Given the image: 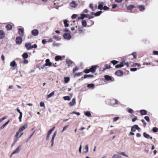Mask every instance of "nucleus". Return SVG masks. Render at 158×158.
<instances>
[{"label":"nucleus","instance_id":"obj_6","mask_svg":"<svg viewBox=\"0 0 158 158\" xmlns=\"http://www.w3.org/2000/svg\"><path fill=\"white\" fill-rule=\"evenodd\" d=\"M57 134V132L55 131L53 134V135H52V139L51 140V147H52L54 144V139L55 137L56 136V135Z\"/></svg>","mask_w":158,"mask_h":158},{"label":"nucleus","instance_id":"obj_40","mask_svg":"<svg viewBox=\"0 0 158 158\" xmlns=\"http://www.w3.org/2000/svg\"><path fill=\"white\" fill-rule=\"evenodd\" d=\"M103 5L102 4H99L98 6V9L102 10L103 8Z\"/></svg>","mask_w":158,"mask_h":158},{"label":"nucleus","instance_id":"obj_8","mask_svg":"<svg viewBox=\"0 0 158 158\" xmlns=\"http://www.w3.org/2000/svg\"><path fill=\"white\" fill-rule=\"evenodd\" d=\"M31 44L30 43H27L25 44V47L27 50H29L31 49Z\"/></svg>","mask_w":158,"mask_h":158},{"label":"nucleus","instance_id":"obj_35","mask_svg":"<svg viewBox=\"0 0 158 158\" xmlns=\"http://www.w3.org/2000/svg\"><path fill=\"white\" fill-rule=\"evenodd\" d=\"M93 77V76L92 75H86L85 74L84 76V78H86L87 77H91L92 78Z\"/></svg>","mask_w":158,"mask_h":158},{"label":"nucleus","instance_id":"obj_27","mask_svg":"<svg viewBox=\"0 0 158 158\" xmlns=\"http://www.w3.org/2000/svg\"><path fill=\"white\" fill-rule=\"evenodd\" d=\"M23 57L24 59L27 58L28 57V55L26 52L24 53L22 56Z\"/></svg>","mask_w":158,"mask_h":158},{"label":"nucleus","instance_id":"obj_3","mask_svg":"<svg viewBox=\"0 0 158 158\" xmlns=\"http://www.w3.org/2000/svg\"><path fill=\"white\" fill-rule=\"evenodd\" d=\"M22 39L20 37H17L16 38V42L18 44H20L22 43Z\"/></svg>","mask_w":158,"mask_h":158},{"label":"nucleus","instance_id":"obj_5","mask_svg":"<svg viewBox=\"0 0 158 158\" xmlns=\"http://www.w3.org/2000/svg\"><path fill=\"white\" fill-rule=\"evenodd\" d=\"M63 37L65 39L69 40L71 38V36L69 33H65L63 35Z\"/></svg>","mask_w":158,"mask_h":158},{"label":"nucleus","instance_id":"obj_15","mask_svg":"<svg viewBox=\"0 0 158 158\" xmlns=\"http://www.w3.org/2000/svg\"><path fill=\"white\" fill-rule=\"evenodd\" d=\"M83 17H84V19L85 18H88L89 19H92L94 18L93 16H90L89 15H85L84 14H82Z\"/></svg>","mask_w":158,"mask_h":158},{"label":"nucleus","instance_id":"obj_11","mask_svg":"<svg viewBox=\"0 0 158 158\" xmlns=\"http://www.w3.org/2000/svg\"><path fill=\"white\" fill-rule=\"evenodd\" d=\"M77 4L75 1H72L70 3V6L72 8H76L77 6Z\"/></svg>","mask_w":158,"mask_h":158},{"label":"nucleus","instance_id":"obj_44","mask_svg":"<svg viewBox=\"0 0 158 158\" xmlns=\"http://www.w3.org/2000/svg\"><path fill=\"white\" fill-rule=\"evenodd\" d=\"M35 132V131H34L32 133L31 135H30V136L28 138V139L27 140V142H28L29 141L31 137L34 134V133Z\"/></svg>","mask_w":158,"mask_h":158},{"label":"nucleus","instance_id":"obj_41","mask_svg":"<svg viewBox=\"0 0 158 158\" xmlns=\"http://www.w3.org/2000/svg\"><path fill=\"white\" fill-rule=\"evenodd\" d=\"M119 154L123 155L124 156L128 157V156L126 154L125 152H121L119 153H118Z\"/></svg>","mask_w":158,"mask_h":158},{"label":"nucleus","instance_id":"obj_34","mask_svg":"<svg viewBox=\"0 0 158 158\" xmlns=\"http://www.w3.org/2000/svg\"><path fill=\"white\" fill-rule=\"evenodd\" d=\"M9 120L6 122L4 124L2 125L1 127V129H3L7 125L9 122Z\"/></svg>","mask_w":158,"mask_h":158},{"label":"nucleus","instance_id":"obj_43","mask_svg":"<svg viewBox=\"0 0 158 158\" xmlns=\"http://www.w3.org/2000/svg\"><path fill=\"white\" fill-rule=\"evenodd\" d=\"M67 22L68 21L66 20H65L64 21V23L65 27H68L69 26V24Z\"/></svg>","mask_w":158,"mask_h":158},{"label":"nucleus","instance_id":"obj_42","mask_svg":"<svg viewBox=\"0 0 158 158\" xmlns=\"http://www.w3.org/2000/svg\"><path fill=\"white\" fill-rule=\"evenodd\" d=\"M102 13L101 11H99L97 13L94 14V15L95 16H98L100 15Z\"/></svg>","mask_w":158,"mask_h":158},{"label":"nucleus","instance_id":"obj_18","mask_svg":"<svg viewBox=\"0 0 158 158\" xmlns=\"http://www.w3.org/2000/svg\"><path fill=\"white\" fill-rule=\"evenodd\" d=\"M140 112L142 115H146L147 114V111L144 110H141L140 111Z\"/></svg>","mask_w":158,"mask_h":158},{"label":"nucleus","instance_id":"obj_64","mask_svg":"<svg viewBox=\"0 0 158 158\" xmlns=\"http://www.w3.org/2000/svg\"><path fill=\"white\" fill-rule=\"evenodd\" d=\"M109 8L106 6H105L103 7V9L104 10H106L109 9Z\"/></svg>","mask_w":158,"mask_h":158},{"label":"nucleus","instance_id":"obj_37","mask_svg":"<svg viewBox=\"0 0 158 158\" xmlns=\"http://www.w3.org/2000/svg\"><path fill=\"white\" fill-rule=\"evenodd\" d=\"M127 111L130 113H132L133 112V110L131 108H127Z\"/></svg>","mask_w":158,"mask_h":158},{"label":"nucleus","instance_id":"obj_45","mask_svg":"<svg viewBox=\"0 0 158 158\" xmlns=\"http://www.w3.org/2000/svg\"><path fill=\"white\" fill-rule=\"evenodd\" d=\"M68 127H69V125H68L64 126L63 127L62 130L61 131V132L62 133V132H64L68 128Z\"/></svg>","mask_w":158,"mask_h":158},{"label":"nucleus","instance_id":"obj_14","mask_svg":"<svg viewBox=\"0 0 158 158\" xmlns=\"http://www.w3.org/2000/svg\"><path fill=\"white\" fill-rule=\"evenodd\" d=\"M31 33L33 35L35 36L38 35V31L36 29H34L32 31Z\"/></svg>","mask_w":158,"mask_h":158},{"label":"nucleus","instance_id":"obj_33","mask_svg":"<svg viewBox=\"0 0 158 158\" xmlns=\"http://www.w3.org/2000/svg\"><path fill=\"white\" fill-rule=\"evenodd\" d=\"M105 79L107 81L110 80L111 79V77L108 75H105Z\"/></svg>","mask_w":158,"mask_h":158},{"label":"nucleus","instance_id":"obj_1","mask_svg":"<svg viewBox=\"0 0 158 158\" xmlns=\"http://www.w3.org/2000/svg\"><path fill=\"white\" fill-rule=\"evenodd\" d=\"M140 128L137 125H135L131 127V131L132 132H135L136 130L139 131Z\"/></svg>","mask_w":158,"mask_h":158},{"label":"nucleus","instance_id":"obj_51","mask_svg":"<svg viewBox=\"0 0 158 158\" xmlns=\"http://www.w3.org/2000/svg\"><path fill=\"white\" fill-rule=\"evenodd\" d=\"M111 62L114 65L118 63V61L115 60H113L111 61Z\"/></svg>","mask_w":158,"mask_h":158},{"label":"nucleus","instance_id":"obj_53","mask_svg":"<svg viewBox=\"0 0 158 158\" xmlns=\"http://www.w3.org/2000/svg\"><path fill=\"white\" fill-rule=\"evenodd\" d=\"M22 115H23L22 113V114L20 113V115H19V121L20 122H21L22 121Z\"/></svg>","mask_w":158,"mask_h":158},{"label":"nucleus","instance_id":"obj_13","mask_svg":"<svg viewBox=\"0 0 158 158\" xmlns=\"http://www.w3.org/2000/svg\"><path fill=\"white\" fill-rule=\"evenodd\" d=\"M46 63L45 65L46 66H51L52 64L50 62V60L49 59H47L45 61Z\"/></svg>","mask_w":158,"mask_h":158},{"label":"nucleus","instance_id":"obj_46","mask_svg":"<svg viewBox=\"0 0 158 158\" xmlns=\"http://www.w3.org/2000/svg\"><path fill=\"white\" fill-rule=\"evenodd\" d=\"M53 38L54 39L56 40H59L60 39V38L58 36L56 35L53 36Z\"/></svg>","mask_w":158,"mask_h":158},{"label":"nucleus","instance_id":"obj_47","mask_svg":"<svg viewBox=\"0 0 158 158\" xmlns=\"http://www.w3.org/2000/svg\"><path fill=\"white\" fill-rule=\"evenodd\" d=\"M20 132L19 131H18L17 132H16V133L15 135V138H18V137H19V133Z\"/></svg>","mask_w":158,"mask_h":158},{"label":"nucleus","instance_id":"obj_62","mask_svg":"<svg viewBox=\"0 0 158 158\" xmlns=\"http://www.w3.org/2000/svg\"><path fill=\"white\" fill-rule=\"evenodd\" d=\"M78 69V68L77 67H76L75 68H74L73 69V73L75 72Z\"/></svg>","mask_w":158,"mask_h":158},{"label":"nucleus","instance_id":"obj_9","mask_svg":"<svg viewBox=\"0 0 158 158\" xmlns=\"http://www.w3.org/2000/svg\"><path fill=\"white\" fill-rule=\"evenodd\" d=\"M76 103V99L75 98H73L71 102L69 103V105L71 106H74Z\"/></svg>","mask_w":158,"mask_h":158},{"label":"nucleus","instance_id":"obj_30","mask_svg":"<svg viewBox=\"0 0 158 158\" xmlns=\"http://www.w3.org/2000/svg\"><path fill=\"white\" fill-rule=\"evenodd\" d=\"M16 65L15 61V60L12 61L10 63V66L11 67H14Z\"/></svg>","mask_w":158,"mask_h":158},{"label":"nucleus","instance_id":"obj_57","mask_svg":"<svg viewBox=\"0 0 158 158\" xmlns=\"http://www.w3.org/2000/svg\"><path fill=\"white\" fill-rule=\"evenodd\" d=\"M82 73H75V76H79L82 75Z\"/></svg>","mask_w":158,"mask_h":158},{"label":"nucleus","instance_id":"obj_56","mask_svg":"<svg viewBox=\"0 0 158 158\" xmlns=\"http://www.w3.org/2000/svg\"><path fill=\"white\" fill-rule=\"evenodd\" d=\"M18 138H15L14 137V142L13 143V144H12L13 145H14V144H15L16 143V142L18 140Z\"/></svg>","mask_w":158,"mask_h":158},{"label":"nucleus","instance_id":"obj_23","mask_svg":"<svg viewBox=\"0 0 158 158\" xmlns=\"http://www.w3.org/2000/svg\"><path fill=\"white\" fill-rule=\"evenodd\" d=\"M123 64L122 62H121L120 64L116 65L115 66L116 68H121L123 67Z\"/></svg>","mask_w":158,"mask_h":158},{"label":"nucleus","instance_id":"obj_22","mask_svg":"<svg viewBox=\"0 0 158 158\" xmlns=\"http://www.w3.org/2000/svg\"><path fill=\"white\" fill-rule=\"evenodd\" d=\"M87 86L89 88L94 89V85L93 84H88Z\"/></svg>","mask_w":158,"mask_h":158},{"label":"nucleus","instance_id":"obj_61","mask_svg":"<svg viewBox=\"0 0 158 158\" xmlns=\"http://www.w3.org/2000/svg\"><path fill=\"white\" fill-rule=\"evenodd\" d=\"M130 70L131 71H135L137 70V69L136 68H132L130 69Z\"/></svg>","mask_w":158,"mask_h":158},{"label":"nucleus","instance_id":"obj_2","mask_svg":"<svg viewBox=\"0 0 158 158\" xmlns=\"http://www.w3.org/2000/svg\"><path fill=\"white\" fill-rule=\"evenodd\" d=\"M98 67V66L97 65L92 66V67L89 69L90 71L92 73H94L96 71L97 68Z\"/></svg>","mask_w":158,"mask_h":158},{"label":"nucleus","instance_id":"obj_60","mask_svg":"<svg viewBox=\"0 0 158 158\" xmlns=\"http://www.w3.org/2000/svg\"><path fill=\"white\" fill-rule=\"evenodd\" d=\"M90 71V69H85V70L84 72L85 73H89Z\"/></svg>","mask_w":158,"mask_h":158},{"label":"nucleus","instance_id":"obj_29","mask_svg":"<svg viewBox=\"0 0 158 158\" xmlns=\"http://www.w3.org/2000/svg\"><path fill=\"white\" fill-rule=\"evenodd\" d=\"M85 152L84 153H87L89 151V146L88 144L86 145L85 147Z\"/></svg>","mask_w":158,"mask_h":158},{"label":"nucleus","instance_id":"obj_31","mask_svg":"<svg viewBox=\"0 0 158 158\" xmlns=\"http://www.w3.org/2000/svg\"><path fill=\"white\" fill-rule=\"evenodd\" d=\"M138 8L141 11H142L144 10V8L143 5H140L138 7Z\"/></svg>","mask_w":158,"mask_h":158},{"label":"nucleus","instance_id":"obj_39","mask_svg":"<svg viewBox=\"0 0 158 158\" xmlns=\"http://www.w3.org/2000/svg\"><path fill=\"white\" fill-rule=\"evenodd\" d=\"M70 78L69 77H65L64 78V82L67 83L69 81Z\"/></svg>","mask_w":158,"mask_h":158},{"label":"nucleus","instance_id":"obj_55","mask_svg":"<svg viewBox=\"0 0 158 158\" xmlns=\"http://www.w3.org/2000/svg\"><path fill=\"white\" fill-rule=\"evenodd\" d=\"M55 60L56 61H57L61 59V57L60 56H56L55 57Z\"/></svg>","mask_w":158,"mask_h":158},{"label":"nucleus","instance_id":"obj_49","mask_svg":"<svg viewBox=\"0 0 158 158\" xmlns=\"http://www.w3.org/2000/svg\"><path fill=\"white\" fill-rule=\"evenodd\" d=\"M40 107H44L45 106L44 102L41 101L40 103Z\"/></svg>","mask_w":158,"mask_h":158},{"label":"nucleus","instance_id":"obj_58","mask_svg":"<svg viewBox=\"0 0 158 158\" xmlns=\"http://www.w3.org/2000/svg\"><path fill=\"white\" fill-rule=\"evenodd\" d=\"M144 119L147 121H149L150 119L149 117L148 116H145L144 117Z\"/></svg>","mask_w":158,"mask_h":158},{"label":"nucleus","instance_id":"obj_24","mask_svg":"<svg viewBox=\"0 0 158 158\" xmlns=\"http://www.w3.org/2000/svg\"><path fill=\"white\" fill-rule=\"evenodd\" d=\"M127 9L128 10H131L133 9L134 8V6L133 5H131L130 6H127Z\"/></svg>","mask_w":158,"mask_h":158},{"label":"nucleus","instance_id":"obj_4","mask_svg":"<svg viewBox=\"0 0 158 158\" xmlns=\"http://www.w3.org/2000/svg\"><path fill=\"white\" fill-rule=\"evenodd\" d=\"M22 146L21 145H19L17 148L11 154V156L14 154H16L19 153L21 149Z\"/></svg>","mask_w":158,"mask_h":158},{"label":"nucleus","instance_id":"obj_7","mask_svg":"<svg viewBox=\"0 0 158 158\" xmlns=\"http://www.w3.org/2000/svg\"><path fill=\"white\" fill-rule=\"evenodd\" d=\"M28 125L27 124H25L23 126H21L19 130H18L19 131L21 132L23 131L24 129L27 128Z\"/></svg>","mask_w":158,"mask_h":158},{"label":"nucleus","instance_id":"obj_48","mask_svg":"<svg viewBox=\"0 0 158 158\" xmlns=\"http://www.w3.org/2000/svg\"><path fill=\"white\" fill-rule=\"evenodd\" d=\"M158 129L156 127H154L152 129V131L154 132H156L157 131Z\"/></svg>","mask_w":158,"mask_h":158},{"label":"nucleus","instance_id":"obj_36","mask_svg":"<svg viewBox=\"0 0 158 158\" xmlns=\"http://www.w3.org/2000/svg\"><path fill=\"white\" fill-rule=\"evenodd\" d=\"M67 64L69 66L71 65V64L73 63V62L70 60H68L66 61Z\"/></svg>","mask_w":158,"mask_h":158},{"label":"nucleus","instance_id":"obj_59","mask_svg":"<svg viewBox=\"0 0 158 158\" xmlns=\"http://www.w3.org/2000/svg\"><path fill=\"white\" fill-rule=\"evenodd\" d=\"M119 118L118 117H115L113 118V122H115L117 121Z\"/></svg>","mask_w":158,"mask_h":158},{"label":"nucleus","instance_id":"obj_16","mask_svg":"<svg viewBox=\"0 0 158 158\" xmlns=\"http://www.w3.org/2000/svg\"><path fill=\"white\" fill-rule=\"evenodd\" d=\"M143 135L145 138L148 139H151L152 138V137L151 136L147 134L145 132L143 133Z\"/></svg>","mask_w":158,"mask_h":158},{"label":"nucleus","instance_id":"obj_25","mask_svg":"<svg viewBox=\"0 0 158 158\" xmlns=\"http://www.w3.org/2000/svg\"><path fill=\"white\" fill-rule=\"evenodd\" d=\"M112 158H122V157L118 154H115L113 155Z\"/></svg>","mask_w":158,"mask_h":158},{"label":"nucleus","instance_id":"obj_21","mask_svg":"<svg viewBox=\"0 0 158 158\" xmlns=\"http://www.w3.org/2000/svg\"><path fill=\"white\" fill-rule=\"evenodd\" d=\"M6 28L7 30H10L12 29V26L10 24H8L6 26Z\"/></svg>","mask_w":158,"mask_h":158},{"label":"nucleus","instance_id":"obj_19","mask_svg":"<svg viewBox=\"0 0 158 158\" xmlns=\"http://www.w3.org/2000/svg\"><path fill=\"white\" fill-rule=\"evenodd\" d=\"M111 103L112 105H115L118 104V101L116 99H113L111 101Z\"/></svg>","mask_w":158,"mask_h":158},{"label":"nucleus","instance_id":"obj_63","mask_svg":"<svg viewBox=\"0 0 158 158\" xmlns=\"http://www.w3.org/2000/svg\"><path fill=\"white\" fill-rule=\"evenodd\" d=\"M153 54L155 55H158V51H154L153 52Z\"/></svg>","mask_w":158,"mask_h":158},{"label":"nucleus","instance_id":"obj_54","mask_svg":"<svg viewBox=\"0 0 158 158\" xmlns=\"http://www.w3.org/2000/svg\"><path fill=\"white\" fill-rule=\"evenodd\" d=\"M81 16L78 17V18H77L78 20H79L80 19L83 20L84 19V17H83L82 14H81Z\"/></svg>","mask_w":158,"mask_h":158},{"label":"nucleus","instance_id":"obj_38","mask_svg":"<svg viewBox=\"0 0 158 158\" xmlns=\"http://www.w3.org/2000/svg\"><path fill=\"white\" fill-rule=\"evenodd\" d=\"M82 25L84 27H85L87 25V23L85 20H82Z\"/></svg>","mask_w":158,"mask_h":158},{"label":"nucleus","instance_id":"obj_28","mask_svg":"<svg viewBox=\"0 0 158 158\" xmlns=\"http://www.w3.org/2000/svg\"><path fill=\"white\" fill-rule=\"evenodd\" d=\"M84 114L85 115L88 117H90L91 114L89 111H86L84 112Z\"/></svg>","mask_w":158,"mask_h":158},{"label":"nucleus","instance_id":"obj_26","mask_svg":"<svg viewBox=\"0 0 158 158\" xmlns=\"http://www.w3.org/2000/svg\"><path fill=\"white\" fill-rule=\"evenodd\" d=\"M63 98L64 99L65 101H70L71 99V98L70 97L68 96H64L63 97Z\"/></svg>","mask_w":158,"mask_h":158},{"label":"nucleus","instance_id":"obj_10","mask_svg":"<svg viewBox=\"0 0 158 158\" xmlns=\"http://www.w3.org/2000/svg\"><path fill=\"white\" fill-rule=\"evenodd\" d=\"M24 30L22 28L19 29L18 33L21 36H23L24 35Z\"/></svg>","mask_w":158,"mask_h":158},{"label":"nucleus","instance_id":"obj_20","mask_svg":"<svg viewBox=\"0 0 158 158\" xmlns=\"http://www.w3.org/2000/svg\"><path fill=\"white\" fill-rule=\"evenodd\" d=\"M55 94V92L54 91H52V92L50 94H48L47 95V98H50L52 97H53Z\"/></svg>","mask_w":158,"mask_h":158},{"label":"nucleus","instance_id":"obj_50","mask_svg":"<svg viewBox=\"0 0 158 158\" xmlns=\"http://www.w3.org/2000/svg\"><path fill=\"white\" fill-rule=\"evenodd\" d=\"M78 16V15L76 14H73L72 16V19H76L77 17Z\"/></svg>","mask_w":158,"mask_h":158},{"label":"nucleus","instance_id":"obj_17","mask_svg":"<svg viewBox=\"0 0 158 158\" xmlns=\"http://www.w3.org/2000/svg\"><path fill=\"white\" fill-rule=\"evenodd\" d=\"M5 36V34L2 31H0V39H3Z\"/></svg>","mask_w":158,"mask_h":158},{"label":"nucleus","instance_id":"obj_12","mask_svg":"<svg viewBox=\"0 0 158 158\" xmlns=\"http://www.w3.org/2000/svg\"><path fill=\"white\" fill-rule=\"evenodd\" d=\"M123 74V72L121 70H118L115 73V74L118 76H121Z\"/></svg>","mask_w":158,"mask_h":158},{"label":"nucleus","instance_id":"obj_32","mask_svg":"<svg viewBox=\"0 0 158 158\" xmlns=\"http://www.w3.org/2000/svg\"><path fill=\"white\" fill-rule=\"evenodd\" d=\"M104 67L105 68L103 69V71H104L105 70L110 69V65L107 64H105Z\"/></svg>","mask_w":158,"mask_h":158},{"label":"nucleus","instance_id":"obj_52","mask_svg":"<svg viewBox=\"0 0 158 158\" xmlns=\"http://www.w3.org/2000/svg\"><path fill=\"white\" fill-rule=\"evenodd\" d=\"M89 7L93 11H94L95 10V9H94L93 8V4H90Z\"/></svg>","mask_w":158,"mask_h":158}]
</instances>
